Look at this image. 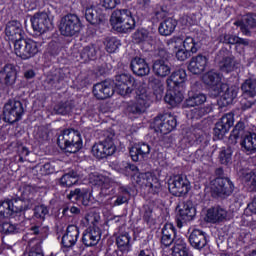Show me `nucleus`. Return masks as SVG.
Listing matches in <instances>:
<instances>
[{
  "label": "nucleus",
  "instance_id": "4c0bfd02",
  "mask_svg": "<svg viewBox=\"0 0 256 256\" xmlns=\"http://www.w3.org/2000/svg\"><path fill=\"white\" fill-rule=\"evenodd\" d=\"M129 16H131V11L128 9L115 10L110 17V23L113 29L120 25L121 22L126 20Z\"/></svg>",
  "mask_w": 256,
  "mask_h": 256
},
{
  "label": "nucleus",
  "instance_id": "338daca9",
  "mask_svg": "<svg viewBox=\"0 0 256 256\" xmlns=\"http://www.w3.org/2000/svg\"><path fill=\"white\" fill-rule=\"evenodd\" d=\"M189 57H191V53L187 51L185 48H181L176 51V59L178 61H187Z\"/></svg>",
  "mask_w": 256,
  "mask_h": 256
},
{
  "label": "nucleus",
  "instance_id": "e2e57ef3",
  "mask_svg": "<svg viewBox=\"0 0 256 256\" xmlns=\"http://www.w3.org/2000/svg\"><path fill=\"white\" fill-rule=\"evenodd\" d=\"M127 195H129V192L127 190H124L123 194H118L113 202V207H119V205L127 203L129 201Z\"/></svg>",
  "mask_w": 256,
  "mask_h": 256
},
{
  "label": "nucleus",
  "instance_id": "a18cd8bd",
  "mask_svg": "<svg viewBox=\"0 0 256 256\" xmlns=\"http://www.w3.org/2000/svg\"><path fill=\"white\" fill-rule=\"evenodd\" d=\"M95 57H97V47H95V44L85 46L80 51V59H82V61H91V59H95Z\"/></svg>",
  "mask_w": 256,
  "mask_h": 256
},
{
  "label": "nucleus",
  "instance_id": "7c9ffc66",
  "mask_svg": "<svg viewBox=\"0 0 256 256\" xmlns=\"http://www.w3.org/2000/svg\"><path fill=\"white\" fill-rule=\"evenodd\" d=\"M164 100L170 107H177L183 101V92L177 88L169 89Z\"/></svg>",
  "mask_w": 256,
  "mask_h": 256
},
{
  "label": "nucleus",
  "instance_id": "6e6d98bb",
  "mask_svg": "<svg viewBox=\"0 0 256 256\" xmlns=\"http://www.w3.org/2000/svg\"><path fill=\"white\" fill-rule=\"evenodd\" d=\"M239 36L233 34H222L219 37L220 43H225L226 45H237V40Z\"/></svg>",
  "mask_w": 256,
  "mask_h": 256
},
{
  "label": "nucleus",
  "instance_id": "bf43d9fd",
  "mask_svg": "<svg viewBox=\"0 0 256 256\" xmlns=\"http://www.w3.org/2000/svg\"><path fill=\"white\" fill-rule=\"evenodd\" d=\"M105 176L99 174L98 172H92L89 174V183L92 185H98L99 187L103 184Z\"/></svg>",
  "mask_w": 256,
  "mask_h": 256
},
{
  "label": "nucleus",
  "instance_id": "864d4df0",
  "mask_svg": "<svg viewBox=\"0 0 256 256\" xmlns=\"http://www.w3.org/2000/svg\"><path fill=\"white\" fill-rule=\"evenodd\" d=\"M104 45L107 53H115V51L119 49L121 42H119V40H117L115 37H108L106 38Z\"/></svg>",
  "mask_w": 256,
  "mask_h": 256
},
{
  "label": "nucleus",
  "instance_id": "f8f14e48",
  "mask_svg": "<svg viewBox=\"0 0 256 256\" xmlns=\"http://www.w3.org/2000/svg\"><path fill=\"white\" fill-rule=\"evenodd\" d=\"M234 189L235 185H233L231 179L225 177L215 178L214 193L217 194L218 197H221V199H226V197L232 195Z\"/></svg>",
  "mask_w": 256,
  "mask_h": 256
},
{
  "label": "nucleus",
  "instance_id": "6e6552de",
  "mask_svg": "<svg viewBox=\"0 0 256 256\" xmlns=\"http://www.w3.org/2000/svg\"><path fill=\"white\" fill-rule=\"evenodd\" d=\"M177 127V118L171 114L158 115L154 118V129L156 133L167 135Z\"/></svg>",
  "mask_w": 256,
  "mask_h": 256
},
{
  "label": "nucleus",
  "instance_id": "c9c22d12",
  "mask_svg": "<svg viewBox=\"0 0 256 256\" xmlns=\"http://www.w3.org/2000/svg\"><path fill=\"white\" fill-rule=\"evenodd\" d=\"M176 27H177V20L173 18H167L160 23L158 31L160 35H164V37H167L175 31Z\"/></svg>",
  "mask_w": 256,
  "mask_h": 256
},
{
  "label": "nucleus",
  "instance_id": "aec40b11",
  "mask_svg": "<svg viewBox=\"0 0 256 256\" xmlns=\"http://www.w3.org/2000/svg\"><path fill=\"white\" fill-rule=\"evenodd\" d=\"M101 241V229L99 227H89L83 232L82 243L85 247H95Z\"/></svg>",
  "mask_w": 256,
  "mask_h": 256
},
{
  "label": "nucleus",
  "instance_id": "b1692460",
  "mask_svg": "<svg viewBox=\"0 0 256 256\" xmlns=\"http://www.w3.org/2000/svg\"><path fill=\"white\" fill-rule=\"evenodd\" d=\"M129 153L132 161L137 163L139 161H143V159L151 153V146L145 142L134 144L130 148Z\"/></svg>",
  "mask_w": 256,
  "mask_h": 256
},
{
  "label": "nucleus",
  "instance_id": "cd10ccee",
  "mask_svg": "<svg viewBox=\"0 0 256 256\" xmlns=\"http://www.w3.org/2000/svg\"><path fill=\"white\" fill-rule=\"evenodd\" d=\"M179 216L183 221H193L195 219L196 210L193 207V202L186 201L178 205Z\"/></svg>",
  "mask_w": 256,
  "mask_h": 256
},
{
  "label": "nucleus",
  "instance_id": "a878e982",
  "mask_svg": "<svg viewBox=\"0 0 256 256\" xmlns=\"http://www.w3.org/2000/svg\"><path fill=\"white\" fill-rule=\"evenodd\" d=\"M227 219V210L221 206H214L207 210V223H223Z\"/></svg>",
  "mask_w": 256,
  "mask_h": 256
},
{
  "label": "nucleus",
  "instance_id": "603ef678",
  "mask_svg": "<svg viewBox=\"0 0 256 256\" xmlns=\"http://www.w3.org/2000/svg\"><path fill=\"white\" fill-rule=\"evenodd\" d=\"M133 39L135 43H145V41H151V36L146 29H138L134 32Z\"/></svg>",
  "mask_w": 256,
  "mask_h": 256
},
{
  "label": "nucleus",
  "instance_id": "13d9d810",
  "mask_svg": "<svg viewBox=\"0 0 256 256\" xmlns=\"http://www.w3.org/2000/svg\"><path fill=\"white\" fill-rule=\"evenodd\" d=\"M49 214V208L45 205H39L34 208V217L36 219H45V215Z\"/></svg>",
  "mask_w": 256,
  "mask_h": 256
},
{
  "label": "nucleus",
  "instance_id": "79ce46f5",
  "mask_svg": "<svg viewBox=\"0 0 256 256\" xmlns=\"http://www.w3.org/2000/svg\"><path fill=\"white\" fill-rule=\"evenodd\" d=\"M240 145L246 151H256V134L255 133L246 134L242 138Z\"/></svg>",
  "mask_w": 256,
  "mask_h": 256
},
{
  "label": "nucleus",
  "instance_id": "a19ab883",
  "mask_svg": "<svg viewBox=\"0 0 256 256\" xmlns=\"http://www.w3.org/2000/svg\"><path fill=\"white\" fill-rule=\"evenodd\" d=\"M219 69L222 73H231L235 71V58L225 56L219 61Z\"/></svg>",
  "mask_w": 256,
  "mask_h": 256
},
{
  "label": "nucleus",
  "instance_id": "9d476101",
  "mask_svg": "<svg viewBox=\"0 0 256 256\" xmlns=\"http://www.w3.org/2000/svg\"><path fill=\"white\" fill-rule=\"evenodd\" d=\"M151 103H153L151 94L145 90H141L137 94L136 102L128 106V111L133 115H142V113H145L151 107Z\"/></svg>",
  "mask_w": 256,
  "mask_h": 256
},
{
  "label": "nucleus",
  "instance_id": "774afa93",
  "mask_svg": "<svg viewBox=\"0 0 256 256\" xmlns=\"http://www.w3.org/2000/svg\"><path fill=\"white\" fill-rule=\"evenodd\" d=\"M99 5L106 10L115 9L117 7V0H100Z\"/></svg>",
  "mask_w": 256,
  "mask_h": 256
},
{
  "label": "nucleus",
  "instance_id": "ea45409f",
  "mask_svg": "<svg viewBox=\"0 0 256 256\" xmlns=\"http://www.w3.org/2000/svg\"><path fill=\"white\" fill-rule=\"evenodd\" d=\"M115 31L118 33H129V31H133L135 29V18L131 14L125 20H122L120 24L114 27Z\"/></svg>",
  "mask_w": 256,
  "mask_h": 256
},
{
  "label": "nucleus",
  "instance_id": "09e8293b",
  "mask_svg": "<svg viewBox=\"0 0 256 256\" xmlns=\"http://www.w3.org/2000/svg\"><path fill=\"white\" fill-rule=\"evenodd\" d=\"M73 110V106L71 102H60L56 106H54V113L56 115H69V112Z\"/></svg>",
  "mask_w": 256,
  "mask_h": 256
},
{
  "label": "nucleus",
  "instance_id": "0e129e2a",
  "mask_svg": "<svg viewBox=\"0 0 256 256\" xmlns=\"http://www.w3.org/2000/svg\"><path fill=\"white\" fill-rule=\"evenodd\" d=\"M162 235L177 237V231L175 230V226L172 223H166L162 228Z\"/></svg>",
  "mask_w": 256,
  "mask_h": 256
},
{
  "label": "nucleus",
  "instance_id": "c85d7f7f",
  "mask_svg": "<svg viewBox=\"0 0 256 256\" xmlns=\"http://www.w3.org/2000/svg\"><path fill=\"white\" fill-rule=\"evenodd\" d=\"M207 101V95L204 93H194L189 95L188 98L183 102V109H191V107H199Z\"/></svg>",
  "mask_w": 256,
  "mask_h": 256
},
{
  "label": "nucleus",
  "instance_id": "de8ad7c7",
  "mask_svg": "<svg viewBox=\"0 0 256 256\" xmlns=\"http://www.w3.org/2000/svg\"><path fill=\"white\" fill-rule=\"evenodd\" d=\"M211 111V106L196 107L190 111V117L192 119H201L202 117H205V115H209Z\"/></svg>",
  "mask_w": 256,
  "mask_h": 256
},
{
  "label": "nucleus",
  "instance_id": "f704fd0d",
  "mask_svg": "<svg viewBox=\"0 0 256 256\" xmlns=\"http://www.w3.org/2000/svg\"><path fill=\"white\" fill-rule=\"evenodd\" d=\"M7 200L12 215L22 213V211H27V209H29V203L21 198H12Z\"/></svg>",
  "mask_w": 256,
  "mask_h": 256
},
{
  "label": "nucleus",
  "instance_id": "20e7f679",
  "mask_svg": "<svg viewBox=\"0 0 256 256\" xmlns=\"http://www.w3.org/2000/svg\"><path fill=\"white\" fill-rule=\"evenodd\" d=\"M14 51L20 59H31L39 53V45L31 39H21L14 42Z\"/></svg>",
  "mask_w": 256,
  "mask_h": 256
},
{
  "label": "nucleus",
  "instance_id": "1a4fd4ad",
  "mask_svg": "<svg viewBox=\"0 0 256 256\" xmlns=\"http://www.w3.org/2000/svg\"><path fill=\"white\" fill-rule=\"evenodd\" d=\"M158 59L154 60L152 71L156 77H167L171 74V64L167 60V51L165 49H159L156 53Z\"/></svg>",
  "mask_w": 256,
  "mask_h": 256
},
{
  "label": "nucleus",
  "instance_id": "052dcab7",
  "mask_svg": "<svg viewBox=\"0 0 256 256\" xmlns=\"http://www.w3.org/2000/svg\"><path fill=\"white\" fill-rule=\"evenodd\" d=\"M69 211L71 215H81V206L68 204L63 208L62 213L63 215H69Z\"/></svg>",
  "mask_w": 256,
  "mask_h": 256
},
{
  "label": "nucleus",
  "instance_id": "dca6fc26",
  "mask_svg": "<svg viewBox=\"0 0 256 256\" xmlns=\"http://www.w3.org/2000/svg\"><path fill=\"white\" fill-rule=\"evenodd\" d=\"M233 123V113H227L222 116L220 121H218L215 125L214 137H216V139H223V137H225V134L229 133V129H231Z\"/></svg>",
  "mask_w": 256,
  "mask_h": 256
},
{
  "label": "nucleus",
  "instance_id": "49530a36",
  "mask_svg": "<svg viewBox=\"0 0 256 256\" xmlns=\"http://www.w3.org/2000/svg\"><path fill=\"white\" fill-rule=\"evenodd\" d=\"M219 159L222 165H230L233 161V147H223L220 151Z\"/></svg>",
  "mask_w": 256,
  "mask_h": 256
},
{
  "label": "nucleus",
  "instance_id": "5701e85b",
  "mask_svg": "<svg viewBox=\"0 0 256 256\" xmlns=\"http://www.w3.org/2000/svg\"><path fill=\"white\" fill-rule=\"evenodd\" d=\"M234 25L240 28L243 35L251 37V29H256V15L247 14L241 20L234 22Z\"/></svg>",
  "mask_w": 256,
  "mask_h": 256
},
{
  "label": "nucleus",
  "instance_id": "f03ea898",
  "mask_svg": "<svg viewBox=\"0 0 256 256\" xmlns=\"http://www.w3.org/2000/svg\"><path fill=\"white\" fill-rule=\"evenodd\" d=\"M57 143L66 153H77L83 147L81 134L75 129L63 130L58 136Z\"/></svg>",
  "mask_w": 256,
  "mask_h": 256
},
{
  "label": "nucleus",
  "instance_id": "4468645a",
  "mask_svg": "<svg viewBox=\"0 0 256 256\" xmlns=\"http://www.w3.org/2000/svg\"><path fill=\"white\" fill-rule=\"evenodd\" d=\"M17 67L13 64H5L0 69V83L6 87H13L17 83Z\"/></svg>",
  "mask_w": 256,
  "mask_h": 256
},
{
  "label": "nucleus",
  "instance_id": "3c124183",
  "mask_svg": "<svg viewBox=\"0 0 256 256\" xmlns=\"http://www.w3.org/2000/svg\"><path fill=\"white\" fill-rule=\"evenodd\" d=\"M136 85L131 86V84H118L115 85V87L119 95L122 97H130L131 93L135 90Z\"/></svg>",
  "mask_w": 256,
  "mask_h": 256
},
{
  "label": "nucleus",
  "instance_id": "2eb2a0df",
  "mask_svg": "<svg viewBox=\"0 0 256 256\" xmlns=\"http://www.w3.org/2000/svg\"><path fill=\"white\" fill-rule=\"evenodd\" d=\"M203 80L205 85L210 87V91H212L214 97L221 95L223 83H221V75L219 73L210 71L204 75Z\"/></svg>",
  "mask_w": 256,
  "mask_h": 256
},
{
  "label": "nucleus",
  "instance_id": "412c9836",
  "mask_svg": "<svg viewBox=\"0 0 256 256\" xmlns=\"http://www.w3.org/2000/svg\"><path fill=\"white\" fill-rule=\"evenodd\" d=\"M5 33L10 41H14V43L21 41V39H23V35H25L21 22L17 20H13L7 23Z\"/></svg>",
  "mask_w": 256,
  "mask_h": 256
},
{
  "label": "nucleus",
  "instance_id": "e433bc0d",
  "mask_svg": "<svg viewBox=\"0 0 256 256\" xmlns=\"http://www.w3.org/2000/svg\"><path fill=\"white\" fill-rule=\"evenodd\" d=\"M172 256H189V246L183 238L175 240V244L172 247Z\"/></svg>",
  "mask_w": 256,
  "mask_h": 256
},
{
  "label": "nucleus",
  "instance_id": "393cba45",
  "mask_svg": "<svg viewBox=\"0 0 256 256\" xmlns=\"http://www.w3.org/2000/svg\"><path fill=\"white\" fill-rule=\"evenodd\" d=\"M187 81V73L180 69L173 72L166 80L168 89H180L183 83Z\"/></svg>",
  "mask_w": 256,
  "mask_h": 256
},
{
  "label": "nucleus",
  "instance_id": "0eeeda50",
  "mask_svg": "<svg viewBox=\"0 0 256 256\" xmlns=\"http://www.w3.org/2000/svg\"><path fill=\"white\" fill-rule=\"evenodd\" d=\"M23 113H25V108L21 101L9 100L4 105L3 119L5 123H17L23 117Z\"/></svg>",
  "mask_w": 256,
  "mask_h": 256
},
{
  "label": "nucleus",
  "instance_id": "423d86ee",
  "mask_svg": "<svg viewBox=\"0 0 256 256\" xmlns=\"http://www.w3.org/2000/svg\"><path fill=\"white\" fill-rule=\"evenodd\" d=\"M168 189L174 197H183L191 191V182L185 175H176L169 179Z\"/></svg>",
  "mask_w": 256,
  "mask_h": 256
},
{
  "label": "nucleus",
  "instance_id": "69168bd1",
  "mask_svg": "<svg viewBox=\"0 0 256 256\" xmlns=\"http://www.w3.org/2000/svg\"><path fill=\"white\" fill-rule=\"evenodd\" d=\"M113 185H115V182H113L111 178L105 176L104 179L102 180V184H100L101 193H104V195H107L108 189H111Z\"/></svg>",
  "mask_w": 256,
  "mask_h": 256
},
{
  "label": "nucleus",
  "instance_id": "4be33fe9",
  "mask_svg": "<svg viewBox=\"0 0 256 256\" xmlns=\"http://www.w3.org/2000/svg\"><path fill=\"white\" fill-rule=\"evenodd\" d=\"M130 68L137 77H146V75L151 73V68L145 58H141L139 56H136L131 60Z\"/></svg>",
  "mask_w": 256,
  "mask_h": 256
},
{
  "label": "nucleus",
  "instance_id": "f257e3e1",
  "mask_svg": "<svg viewBox=\"0 0 256 256\" xmlns=\"http://www.w3.org/2000/svg\"><path fill=\"white\" fill-rule=\"evenodd\" d=\"M124 169L134 173L133 181H135L136 185H139V187H146L152 195H157V193L161 192V182H159V178L153 175V173H139V168H137L135 164L128 162L124 164Z\"/></svg>",
  "mask_w": 256,
  "mask_h": 256
},
{
  "label": "nucleus",
  "instance_id": "c03bdc74",
  "mask_svg": "<svg viewBox=\"0 0 256 256\" xmlns=\"http://www.w3.org/2000/svg\"><path fill=\"white\" fill-rule=\"evenodd\" d=\"M130 241L131 236H129V233L121 234L116 238V244L122 253H128L129 249H131Z\"/></svg>",
  "mask_w": 256,
  "mask_h": 256
},
{
  "label": "nucleus",
  "instance_id": "5fc2aeb1",
  "mask_svg": "<svg viewBox=\"0 0 256 256\" xmlns=\"http://www.w3.org/2000/svg\"><path fill=\"white\" fill-rule=\"evenodd\" d=\"M8 217H13V213L11 212L9 201L6 199L0 201V219H8Z\"/></svg>",
  "mask_w": 256,
  "mask_h": 256
},
{
  "label": "nucleus",
  "instance_id": "2f4dec72",
  "mask_svg": "<svg viewBox=\"0 0 256 256\" xmlns=\"http://www.w3.org/2000/svg\"><path fill=\"white\" fill-rule=\"evenodd\" d=\"M173 41L174 43H183L184 49L190 53H197V51H199V42L191 36H186L185 39H183L181 36H178L175 37Z\"/></svg>",
  "mask_w": 256,
  "mask_h": 256
},
{
  "label": "nucleus",
  "instance_id": "8fccbe9b",
  "mask_svg": "<svg viewBox=\"0 0 256 256\" xmlns=\"http://www.w3.org/2000/svg\"><path fill=\"white\" fill-rule=\"evenodd\" d=\"M130 84L131 86L136 85L137 82L131 74H119L115 77V85H126Z\"/></svg>",
  "mask_w": 256,
  "mask_h": 256
},
{
  "label": "nucleus",
  "instance_id": "ddd939ff",
  "mask_svg": "<svg viewBox=\"0 0 256 256\" xmlns=\"http://www.w3.org/2000/svg\"><path fill=\"white\" fill-rule=\"evenodd\" d=\"M188 241L193 249L203 251L209 245V236L201 229H193L188 237Z\"/></svg>",
  "mask_w": 256,
  "mask_h": 256
},
{
  "label": "nucleus",
  "instance_id": "6ab92c4d",
  "mask_svg": "<svg viewBox=\"0 0 256 256\" xmlns=\"http://www.w3.org/2000/svg\"><path fill=\"white\" fill-rule=\"evenodd\" d=\"M207 63H209V58L203 54H198L193 56L188 65V70L193 75H201L207 69Z\"/></svg>",
  "mask_w": 256,
  "mask_h": 256
},
{
  "label": "nucleus",
  "instance_id": "39448f33",
  "mask_svg": "<svg viewBox=\"0 0 256 256\" xmlns=\"http://www.w3.org/2000/svg\"><path fill=\"white\" fill-rule=\"evenodd\" d=\"M113 137V134H108L103 141L92 146V154L96 159H105L115 154L117 147L115 146V142H113Z\"/></svg>",
  "mask_w": 256,
  "mask_h": 256
},
{
  "label": "nucleus",
  "instance_id": "f3484780",
  "mask_svg": "<svg viewBox=\"0 0 256 256\" xmlns=\"http://www.w3.org/2000/svg\"><path fill=\"white\" fill-rule=\"evenodd\" d=\"M115 93V88L111 82H100L93 86V95L96 99L105 100L109 99V97H113Z\"/></svg>",
  "mask_w": 256,
  "mask_h": 256
},
{
  "label": "nucleus",
  "instance_id": "9b49d317",
  "mask_svg": "<svg viewBox=\"0 0 256 256\" xmlns=\"http://www.w3.org/2000/svg\"><path fill=\"white\" fill-rule=\"evenodd\" d=\"M31 24L34 31L37 33H47L53 29V21L49 18L46 12H38L31 18Z\"/></svg>",
  "mask_w": 256,
  "mask_h": 256
},
{
  "label": "nucleus",
  "instance_id": "7ed1b4c3",
  "mask_svg": "<svg viewBox=\"0 0 256 256\" xmlns=\"http://www.w3.org/2000/svg\"><path fill=\"white\" fill-rule=\"evenodd\" d=\"M59 31L64 37H75L81 31V20L78 15L67 14L64 16L59 25Z\"/></svg>",
  "mask_w": 256,
  "mask_h": 256
},
{
  "label": "nucleus",
  "instance_id": "4d7b16f0",
  "mask_svg": "<svg viewBox=\"0 0 256 256\" xmlns=\"http://www.w3.org/2000/svg\"><path fill=\"white\" fill-rule=\"evenodd\" d=\"M86 191L87 189L85 188H76L74 190H71L70 193L67 195V199H69V201L73 199H75V201H80Z\"/></svg>",
  "mask_w": 256,
  "mask_h": 256
},
{
  "label": "nucleus",
  "instance_id": "473e14b6",
  "mask_svg": "<svg viewBox=\"0 0 256 256\" xmlns=\"http://www.w3.org/2000/svg\"><path fill=\"white\" fill-rule=\"evenodd\" d=\"M85 19L90 25H99L105 21V15L95 7H90L85 9Z\"/></svg>",
  "mask_w": 256,
  "mask_h": 256
},
{
  "label": "nucleus",
  "instance_id": "680f3d73",
  "mask_svg": "<svg viewBox=\"0 0 256 256\" xmlns=\"http://www.w3.org/2000/svg\"><path fill=\"white\" fill-rule=\"evenodd\" d=\"M17 226L11 224V222H4L1 224L0 233H4L5 235H10L11 233H17Z\"/></svg>",
  "mask_w": 256,
  "mask_h": 256
},
{
  "label": "nucleus",
  "instance_id": "bb28decb",
  "mask_svg": "<svg viewBox=\"0 0 256 256\" xmlns=\"http://www.w3.org/2000/svg\"><path fill=\"white\" fill-rule=\"evenodd\" d=\"M79 239V228L75 225H69L66 233L62 237L63 247H73Z\"/></svg>",
  "mask_w": 256,
  "mask_h": 256
},
{
  "label": "nucleus",
  "instance_id": "c756f323",
  "mask_svg": "<svg viewBox=\"0 0 256 256\" xmlns=\"http://www.w3.org/2000/svg\"><path fill=\"white\" fill-rule=\"evenodd\" d=\"M221 93H223L221 97L223 105H231V103L237 99L239 89L237 87H229L227 84H223L221 87Z\"/></svg>",
  "mask_w": 256,
  "mask_h": 256
},
{
  "label": "nucleus",
  "instance_id": "72a5a7b5",
  "mask_svg": "<svg viewBox=\"0 0 256 256\" xmlns=\"http://www.w3.org/2000/svg\"><path fill=\"white\" fill-rule=\"evenodd\" d=\"M148 85L151 87L157 101L163 99V93L165 91V86L163 81L155 76H150L148 78Z\"/></svg>",
  "mask_w": 256,
  "mask_h": 256
},
{
  "label": "nucleus",
  "instance_id": "37998d69",
  "mask_svg": "<svg viewBox=\"0 0 256 256\" xmlns=\"http://www.w3.org/2000/svg\"><path fill=\"white\" fill-rule=\"evenodd\" d=\"M79 181V175L77 172H70L67 174H64L60 178V185L61 187H73V185H76V183Z\"/></svg>",
  "mask_w": 256,
  "mask_h": 256
},
{
  "label": "nucleus",
  "instance_id": "a211bd4d",
  "mask_svg": "<svg viewBox=\"0 0 256 256\" xmlns=\"http://www.w3.org/2000/svg\"><path fill=\"white\" fill-rule=\"evenodd\" d=\"M68 77L69 70H67V68H57L55 70H52L50 74L47 76L46 83L51 87L57 88L60 85H63V82L67 81Z\"/></svg>",
  "mask_w": 256,
  "mask_h": 256
},
{
  "label": "nucleus",
  "instance_id": "58836bf2",
  "mask_svg": "<svg viewBox=\"0 0 256 256\" xmlns=\"http://www.w3.org/2000/svg\"><path fill=\"white\" fill-rule=\"evenodd\" d=\"M241 89L243 92V97H255L256 96V79L248 78L242 85Z\"/></svg>",
  "mask_w": 256,
  "mask_h": 256
}]
</instances>
